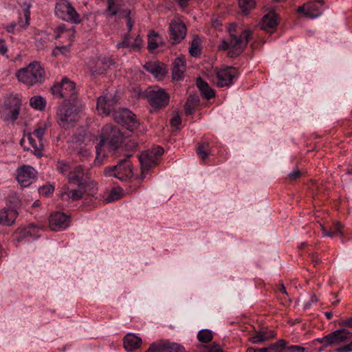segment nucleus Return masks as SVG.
Listing matches in <instances>:
<instances>
[{
  "instance_id": "obj_1",
  "label": "nucleus",
  "mask_w": 352,
  "mask_h": 352,
  "mask_svg": "<svg viewBox=\"0 0 352 352\" xmlns=\"http://www.w3.org/2000/svg\"><path fill=\"white\" fill-rule=\"evenodd\" d=\"M121 134L116 127L106 125L103 127L101 133V140L96 148L95 163L100 164L105 156L104 149L109 151L118 148L121 142Z\"/></svg>"
},
{
  "instance_id": "obj_2",
  "label": "nucleus",
  "mask_w": 352,
  "mask_h": 352,
  "mask_svg": "<svg viewBox=\"0 0 352 352\" xmlns=\"http://www.w3.org/2000/svg\"><path fill=\"white\" fill-rule=\"evenodd\" d=\"M230 40H223L219 45V49L228 50V55L234 58L241 54L245 50L248 41L252 38V32L249 30H244L240 32L234 33L232 28L229 29Z\"/></svg>"
},
{
  "instance_id": "obj_3",
  "label": "nucleus",
  "mask_w": 352,
  "mask_h": 352,
  "mask_svg": "<svg viewBox=\"0 0 352 352\" xmlns=\"http://www.w3.org/2000/svg\"><path fill=\"white\" fill-rule=\"evenodd\" d=\"M19 82L28 87L42 83L46 77L44 67L38 62L30 63L26 67L20 69L16 73Z\"/></svg>"
},
{
  "instance_id": "obj_4",
  "label": "nucleus",
  "mask_w": 352,
  "mask_h": 352,
  "mask_svg": "<svg viewBox=\"0 0 352 352\" xmlns=\"http://www.w3.org/2000/svg\"><path fill=\"white\" fill-rule=\"evenodd\" d=\"M80 108L76 102H64L57 110L59 125L67 129L80 119Z\"/></svg>"
},
{
  "instance_id": "obj_5",
  "label": "nucleus",
  "mask_w": 352,
  "mask_h": 352,
  "mask_svg": "<svg viewBox=\"0 0 352 352\" xmlns=\"http://www.w3.org/2000/svg\"><path fill=\"white\" fill-rule=\"evenodd\" d=\"M51 89L53 96L63 98L64 102H76L78 89L76 83L68 78H63L61 81L54 84Z\"/></svg>"
},
{
  "instance_id": "obj_6",
  "label": "nucleus",
  "mask_w": 352,
  "mask_h": 352,
  "mask_svg": "<svg viewBox=\"0 0 352 352\" xmlns=\"http://www.w3.org/2000/svg\"><path fill=\"white\" fill-rule=\"evenodd\" d=\"M55 15L65 21L74 24L81 22L80 14L68 0H57L54 8Z\"/></svg>"
},
{
  "instance_id": "obj_7",
  "label": "nucleus",
  "mask_w": 352,
  "mask_h": 352,
  "mask_svg": "<svg viewBox=\"0 0 352 352\" xmlns=\"http://www.w3.org/2000/svg\"><path fill=\"white\" fill-rule=\"evenodd\" d=\"M104 173L106 176H113L121 181H126L133 176L131 163L128 159L121 161L116 166L106 168Z\"/></svg>"
},
{
  "instance_id": "obj_8",
  "label": "nucleus",
  "mask_w": 352,
  "mask_h": 352,
  "mask_svg": "<svg viewBox=\"0 0 352 352\" xmlns=\"http://www.w3.org/2000/svg\"><path fill=\"white\" fill-rule=\"evenodd\" d=\"M47 129V124L45 122H39L36 124L34 131L28 135L29 144L34 149V153L38 156L41 155V151L43 148V136Z\"/></svg>"
},
{
  "instance_id": "obj_9",
  "label": "nucleus",
  "mask_w": 352,
  "mask_h": 352,
  "mask_svg": "<svg viewBox=\"0 0 352 352\" xmlns=\"http://www.w3.org/2000/svg\"><path fill=\"white\" fill-rule=\"evenodd\" d=\"M164 153V149L160 146L153 147L151 150L141 153L139 156L140 163L143 171L148 170L158 163L159 157Z\"/></svg>"
},
{
  "instance_id": "obj_10",
  "label": "nucleus",
  "mask_w": 352,
  "mask_h": 352,
  "mask_svg": "<svg viewBox=\"0 0 352 352\" xmlns=\"http://www.w3.org/2000/svg\"><path fill=\"white\" fill-rule=\"evenodd\" d=\"M352 338V333L346 329L336 330L322 338H317L314 342H318L324 347L344 342Z\"/></svg>"
},
{
  "instance_id": "obj_11",
  "label": "nucleus",
  "mask_w": 352,
  "mask_h": 352,
  "mask_svg": "<svg viewBox=\"0 0 352 352\" xmlns=\"http://www.w3.org/2000/svg\"><path fill=\"white\" fill-rule=\"evenodd\" d=\"M147 98L151 106L155 109L166 107L169 102V95L164 89L153 87L147 92Z\"/></svg>"
},
{
  "instance_id": "obj_12",
  "label": "nucleus",
  "mask_w": 352,
  "mask_h": 352,
  "mask_svg": "<svg viewBox=\"0 0 352 352\" xmlns=\"http://www.w3.org/2000/svg\"><path fill=\"white\" fill-rule=\"evenodd\" d=\"M113 117L117 123L125 126L130 131H133L138 126L139 124L135 120V115L126 109L113 111Z\"/></svg>"
},
{
  "instance_id": "obj_13",
  "label": "nucleus",
  "mask_w": 352,
  "mask_h": 352,
  "mask_svg": "<svg viewBox=\"0 0 352 352\" xmlns=\"http://www.w3.org/2000/svg\"><path fill=\"white\" fill-rule=\"evenodd\" d=\"M186 27L180 18H174L169 25V38L173 44L180 43L186 35Z\"/></svg>"
},
{
  "instance_id": "obj_14",
  "label": "nucleus",
  "mask_w": 352,
  "mask_h": 352,
  "mask_svg": "<svg viewBox=\"0 0 352 352\" xmlns=\"http://www.w3.org/2000/svg\"><path fill=\"white\" fill-rule=\"evenodd\" d=\"M117 102L115 94H104L98 98L96 109L100 115L109 116L114 110Z\"/></svg>"
},
{
  "instance_id": "obj_15",
  "label": "nucleus",
  "mask_w": 352,
  "mask_h": 352,
  "mask_svg": "<svg viewBox=\"0 0 352 352\" xmlns=\"http://www.w3.org/2000/svg\"><path fill=\"white\" fill-rule=\"evenodd\" d=\"M236 75L234 67H226L218 70L213 77V82L219 87H229L233 83V79Z\"/></svg>"
},
{
  "instance_id": "obj_16",
  "label": "nucleus",
  "mask_w": 352,
  "mask_h": 352,
  "mask_svg": "<svg viewBox=\"0 0 352 352\" xmlns=\"http://www.w3.org/2000/svg\"><path fill=\"white\" fill-rule=\"evenodd\" d=\"M16 179L21 187H28L36 179L37 172L32 166L24 165L16 170Z\"/></svg>"
},
{
  "instance_id": "obj_17",
  "label": "nucleus",
  "mask_w": 352,
  "mask_h": 352,
  "mask_svg": "<svg viewBox=\"0 0 352 352\" xmlns=\"http://www.w3.org/2000/svg\"><path fill=\"white\" fill-rule=\"evenodd\" d=\"M323 3L322 1L308 2L298 7L297 12L310 19H314L322 14Z\"/></svg>"
},
{
  "instance_id": "obj_18",
  "label": "nucleus",
  "mask_w": 352,
  "mask_h": 352,
  "mask_svg": "<svg viewBox=\"0 0 352 352\" xmlns=\"http://www.w3.org/2000/svg\"><path fill=\"white\" fill-rule=\"evenodd\" d=\"M113 64L111 58L106 56H100L96 59H93L89 63V67L93 76L104 74Z\"/></svg>"
},
{
  "instance_id": "obj_19",
  "label": "nucleus",
  "mask_w": 352,
  "mask_h": 352,
  "mask_svg": "<svg viewBox=\"0 0 352 352\" xmlns=\"http://www.w3.org/2000/svg\"><path fill=\"white\" fill-rule=\"evenodd\" d=\"M69 217L62 212L52 213L49 219V226L52 230L60 231L69 225Z\"/></svg>"
},
{
  "instance_id": "obj_20",
  "label": "nucleus",
  "mask_w": 352,
  "mask_h": 352,
  "mask_svg": "<svg viewBox=\"0 0 352 352\" xmlns=\"http://www.w3.org/2000/svg\"><path fill=\"white\" fill-rule=\"evenodd\" d=\"M74 34L75 30L74 28H67L65 24H62L54 30V38L59 40L63 44L72 45Z\"/></svg>"
},
{
  "instance_id": "obj_21",
  "label": "nucleus",
  "mask_w": 352,
  "mask_h": 352,
  "mask_svg": "<svg viewBox=\"0 0 352 352\" xmlns=\"http://www.w3.org/2000/svg\"><path fill=\"white\" fill-rule=\"evenodd\" d=\"M17 210L12 206H6L0 209V226H11L18 217Z\"/></svg>"
},
{
  "instance_id": "obj_22",
  "label": "nucleus",
  "mask_w": 352,
  "mask_h": 352,
  "mask_svg": "<svg viewBox=\"0 0 352 352\" xmlns=\"http://www.w3.org/2000/svg\"><path fill=\"white\" fill-rule=\"evenodd\" d=\"M87 173L82 166H76L71 170L68 174L67 179L69 184L82 186L86 181Z\"/></svg>"
},
{
  "instance_id": "obj_23",
  "label": "nucleus",
  "mask_w": 352,
  "mask_h": 352,
  "mask_svg": "<svg viewBox=\"0 0 352 352\" xmlns=\"http://www.w3.org/2000/svg\"><path fill=\"white\" fill-rule=\"evenodd\" d=\"M142 344V338L135 333H129L123 338V346L127 351L140 349Z\"/></svg>"
},
{
  "instance_id": "obj_24",
  "label": "nucleus",
  "mask_w": 352,
  "mask_h": 352,
  "mask_svg": "<svg viewBox=\"0 0 352 352\" xmlns=\"http://www.w3.org/2000/svg\"><path fill=\"white\" fill-rule=\"evenodd\" d=\"M143 44L142 38L138 36L133 38L130 36H126L121 43L117 44V47L120 48H129L130 51L139 50Z\"/></svg>"
},
{
  "instance_id": "obj_25",
  "label": "nucleus",
  "mask_w": 352,
  "mask_h": 352,
  "mask_svg": "<svg viewBox=\"0 0 352 352\" xmlns=\"http://www.w3.org/2000/svg\"><path fill=\"white\" fill-rule=\"evenodd\" d=\"M59 195L60 198L65 201L78 200L83 197L82 191L80 189L69 190L67 186H64L60 188Z\"/></svg>"
},
{
  "instance_id": "obj_26",
  "label": "nucleus",
  "mask_w": 352,
  "mask_h": 352,
  "mask_svg": "<svg viewBox=\"0 0 352 352\" xmlns=\"http://www.w3.org/2000/svg\"><path fill=\"white\" fill-rule=\"evenodd\" d=\"M186 70V59L183 56L177 58L173 63V78L176 80H180Z\"/></svg>"
},
{
  "instance_id": "obj_27",
  "label": "nucleus",
  "mask_w": 352,
  "mask_h": 352,
  "mask_svg": "<svg viewBox=\"0 0 352 352\" xmlns=\"http://www.w3.org/2000/svg\"><path fill=\"white\" fill-rule=\"evenodd\" d=\"M144 67L158 80L162 79L166 74L165 66L158 63H146Z\"/></svg>"
},
{
  "instance_id": "obj_28",
  "label": "nucleus",
  "mask_w": 352,
  "mask_h": 352,
  "mask_svg": "<svg viewBox=\"0 0 352 352\" xmlns=\"http://www.w3.org/2000/svg\"><path fill=\"white\" fill-rule=\"evenodd\" d=\"M278 16L274 12H270L264 15L262 20V29L272 32L277 25Z\"/></svg>"
},
{
  "instance_id": "obj_29",
  "label": "nucleus",
  "mask_w": 352,
  "mask_h": 352,
  "mask_svg": "<svg viewBox=\"0 0 352 352\" xmlns=\"http://www.w3.org/2000/svg\"><path fill=\"white\" fill-rule=\"evenodd\" d=\"M123 6L122 0H107V8L106 12L111 16H114L118 13L123 15L122 6Z\"/></svg>"
},
{
  "instance_id": "obj_30",
  "label": "nucleus",
  "mask_w": 352,
  "mask_h": 352,
  "mask_svg": "<svg viewBox=\"0 0 352 352\" xmlns=\"http://www.w3.org/2000/svg\"><path fill=\"white\" fill-rule=\"evenodd\" d=\"M197 86L200 90L202 96L209 100L214 97V90L209 87L207 82L204 81L201 78H198L196 82Z\"/></svg>"
},
{
  "instance_id": "obj_31",
  "label": "nucleus",
  "mask_w": 352,
  "mask_h": 352,
  "mask_svg": "<svg viewBox=\"0 0 352 352\" xmlns=\"http://www.w3.org/2000/svg\"><path fill=\"white\" fill-rule=\"evenodd\" d=\"M274 337V334L272 331L268 332L267 331H260L254 336L250 337L249 341L253 344H257L263 342Z\"/></svg>"
},
{
  "instance_id": "obj_32",
  "label": "nucleus",
  "mask_w": 352,
  "mask_h": 352,
  "mask_svg": "<svg viewBox=\"0 0 352 352\" xmlns=\"http://www.w3.org/2000/svg\"><path fill=\"white\" fill-rule=\"evenodd\" d=\"M161 345V351L163 352H185V349L183 346L173 342H168L164 340H160Z\"/></svg>"
},
{
  "instance_id": "obj_33",
  "label": "nucleus",
  "mask_w": 352,
  "mask_h": 352,
  "mask_svg": "<svg viewBox=\"0 0 352 352\" xmlns=\"http://www.w3.org/2000/svg\"><path fill=\"white\" fill-rule=\"evenodd\" d=\"M322 234L324 236L334 237L342 235L343 233L342 226L339 223H336L332 227L327 230L323 226L320 225Z\"/></svg>"
},
{
  "instance_id": "obj_34",
  "label": "nucleus",
  "mask_w": 352,
  "mask_h": 352,
  "mask_svg": "<svg viewBox=\"0 0 352 352\" xmlns=\"http://www.w3.org/2000/svg\"><path fill=\"white\" fill-rule=\"evenodd\" d=\"M197 153L202 161H205L211 154L209 143L207 142H200L197 148Z\"/></svg>"
},
{
  "instance_id": "obj_35",
  "label": "nucleus",
  "mask_w": 352,
  "mask_h": 352,
  "mask_svg": "<svg viewBox=\"0 0 352 352\" xmlns=\"http://www.w3.org/2000/svg\"><path fill=\"white\" fill-rule=\"evenodd\" d=\"M201 41L199 36H196L193 37L189 48V53L190 56L193 57H198L200 56L201 53Z\"/></svg>"
},
{
  "instance_id": "obj_36",
  "label": "nucleus",
  "mask_w": 352,
  "mask_h": 352,
  "mask_svg": "<svg viewBox=\"0 0 352 352\" xmlns=\"http://www.w3.org/2000/svg\"><path fill=\"white\" fill-rule=\"evenodd\" d=\"M162 42V38L159 36V34L155 33L154 32H151L148 36V47L149 50L153 51L156 50L160 43Z\"/></svg>"
},
{
  "instance_id": "obj_37",
  "label": "nucleus",
  "mask_w": 352,
  "mask_h": 352,
  "mask_svg": "<svg viewBox=\"0 0 352 352\" xmlns=\"http://www.w3.org/2000/svg\"><path fill=\"white\" fill-rule=\"evenodd\" d=\"M45 100L40 96H33L30 100V106L36 110H43L45 109Z\"/></svg>"
},
{
  "instance_id": "obj_38",
  "label": "nucleus",
  "mask_w": 352,
  "mask_h": 352,
  "mask_svg": "<svg viewBox=\"0 0 352 352\" xmlns=\"http://www.w3.org/2000/svg\"><path fill=\"white\" fill-rule=\"evenodd\" d=\"M287 344L288 342L281 339L278 340L276 342L270 344L267 348L270 352H284Z\"/></svg>"
},
{
  "instance_id": "obj_39",
  "label": "nucleus",
  "mask_w": 352,
  "mask_h": 352,
  "mask_svg": "<svg viewBox=\"0 0 352 352\" xmlns=\"http://www.w3.org/2000/svg\"><path fill=\"white\" fill-rule=\"evenodd\" d=\"M197 339L201 342L208 343L212 339V333L208 329H202L197 333Z\"/></svg>"
},
{
  "instance_id": "obj_40",
  "label": "nucleus",
  "mask_w": 352,
  "mask_h": 352,
  "mask_svg": "<svg viewBox=\"0 0 352 352\" xmlns=\"http://www.w3.org/2000/svg\"><path fill=\"white\" fill-rule=\"evenodd\" d=\"M122 190L120 188H114L109 193L106 201L107 202H112L117 201L122 197Z\"/></svg>"
},
{
  "instance_id": "obj_41",
  "label": "nucleus",
  "mask_w": 352,
  "mask_h": 352,
  "mask_svg": "<svg viewBox=\"0 0 352 352\" xmlns=\"http://www.w3.org/2000/svg\"><path fill=\"white\" fill-rule=\"evenodd\" d=\"M239 5L242 12L246 14L248 10L254 8L255 1L254 0H239Z\"/></svg>"
},
{
  "instance_id": "obj_42",
  "label": "nucleus",
  "mask_w": 352,
  "mask_h": 352,
  "mask_svg": "<svg viewBox=\"0 0 352 352\" xmlns=\"http://www.w3.org/2000/svg\"><path fill=\"white\" fill-rule=\"evenodd\" d=\"M30 19V12L29 7L25 10L23 19L20 17L18 24L21 28H26L29 25V21Z\"/></svg>"
},
{
  "instance_id": "obj_43",
  "label": "nucleus",
  "mask_w": 352,
  "mask_h": 352,
  "mask_svg": "<svg viewBox=\"0 0 352 352\" xmlns=\"http://www.w3.org/2000/svg\"><path fill=\"white\" fill-rule=\"evenodd\" d=\"M20 111V107L18 105L14 107V108L8 110L6 113V120H15L18 118Z\"/></svg>"
},
{
  "instance_id": "obj_44",
  "label": "nucleus",
  "mask_w": 352,
  "mask_h": 352,
  "mask_svg": "<svg viewBox=\"0 0 352 352\" xmlns=\"http://www.w3.org/2000/svg\"><path fill=\"white\" fill-rule=\"evenodd\" d=\"M57 169L60 173L68 175L70 171V166L65 161H59L57 164Z\"/></svg>"
},
{
  "instance_id": "obj_45",
  "label": "nucleus",
  "mask_w": 352,
  "mask_h": 352,
  "mask_svg": "<svg viewBox=\"0 0 352 352\" xmlns=\"http://www.w3.org/2000/svg\"><path fill=\"white\" fill-rule=\"evenodd\" d=\"M54 191V187L52 185H45L38 189L39 194L42 196L48 197Z\"/></svg>"
},
{
  "instance_id": "obj_46",
  "label": "nucleus",
  "mask_w": 352,
  "mask_h": 352,
  "mask_svg": "<svg viewBox=\"0 0 352 352\" xmlns=\"http://www.w3.org/2000/svg\"><path fill=\"white\" fill-rule=\"evenodd\" d=\"M71 45H67V44H65L62 46H57L52 52V54L54 56H58L60 53L63 54V55L67 56L69 53V47Z\"/></svg>"
},
{
  "instance_id": "obj_47",
  "label": "nucleus",
  "mask_w": 352,
  "mask_h": 352,
  "mask_svg": "<svg viewBox=\"0 0 352 352\" xmlns=\"http://www.w3.org/2000/svg\"><path fill=\"white\" fill-rule=\"evenodd\" d=\"M285 351L286 352H305L306 349L298 345L287 346V344Z\"/></svg>"
},
{
  "instance_id": "obj_48",
  "label": "nucleus",
  "mask_w": 352,
  "mask_h": 352,
  "mask_svg": "<svg viewBox=\"0 0 352 352\" xmlns=\"http://www.w3.org/2000/svg\"><path fill=\"white\" fill-rule=\"evenodd\" d=\"M161 344L160 341L153 342L145 352H161Z\"/></svg>"
},
{
  "instance_id": "obj_49",
  "label": "nucleus",
  "mask_w": 352,
  "mask_h": 352,
  "mask_svg": "<svg viewBox=\"0 0 352 352\" xmlns=\"http://www.w3.org/2000/svg\"><path fill=\"white\" fill-rule=\"evenodd\" d=\"M131 14V11L129 10H126V11L123 12V17H125L126 19V25L128 27V30L130 31L132 29V27L133 25V22L132 21L131 19L129 17Z\"/></svg>"
},
{
  "instance_id": "obj_50",
  "label": "nucleus",
  "mask_w": 352,
  "mask_h": 352,
  "mask_svg": "<svg viewBox=\"0 0 352 352\" xmlns=\"http://www.w3.org/2000/svg\"><path fill=\"white\" fill-rule=\"evenodd\" d=\"M203 352H223V351L219 346L212 345L210 346H204Z\"/></svg>"
},
{
  "instance_id": "obj_51",
  "label": "nucleus",
  "mask_w": 352,
  "mask_h": 352,
  "mask_svg": "<svg viewBox=\"0 0 352 352\" xmlns=\"http://www.w3.org/2000/svg\"><path fill=\"white\" fill-rule=\"evenodd\" d=\"M171 126L178 129L182 123L181 118L178 115H175L170 120Z\"/></svg>"
},
{
  "instance_id": "obj_52",
  "label": "nucleus",
  "mask_w": 352,
  "mask_h": 352,
  "mask_svg": "<svg viewBox=\"0 0 352 352\" xmlns=\"http://www.w3.org/2000/svg\"><path fill=\"white\" fill-rule=\"evenodd\" d=\"M338 324L340 326L352 328V317L349 318H341L338 322Z\"/></svg>"
},
{
  "instance_id": "obj_53",
  "label": "nucleus",
  "mask_w": 352,
  "mask_h": 352,
  "mask_svg": "<svg viewBox=\"0 0 352 352\" xmlns=\"http://www.w3.org/2000/svg\"><path fill=\"white\" fill-rule=\"evenodd\" d=\"M192 98H189L185 105L186 114L190 115L192 113L193 107L191 106Z\"/></svg>"
},
{
  "instance_id": "obj_54",
  "label": "nucleus",
  "mask_w": 352,
  "mask_h": 352,
  "mask_svg": "<svg viewBox=\"0 0 352 352\" xmlns=\"http://www.w3.org/2000/svg\"><path fill=\"white\" fill-rule=\"evenodd\" d=\"M301 175V173L299 170H295L292 173H289L288 177L290 180L294 181L297 178H299Z\"/></svg>"
},
{
  "instance_id": "obj_55",
  "label": "nucleus",
  "mask_w": 352,
  "mask_h": 352,
  "mask_svg": "<svg viewBox=\"0 0 352 352\" xmlns=\"http://www.w3.org/2000/svg\"><path fill=\"white\" fill-rule=\"evenodd\" d=\"M246 352H270L269 351V349L267 347H264L261 349H255L253 347H250L246 350Z\"/></svg>"
},
{
  "instance_id": "obj_56",
  "label": "nucleus",
  "mask_w": 352,
  "mask_h": 352,
  "mask_svg": "<svg viewBox=\"0 0 352 352\" xmlns=\"http://www.w3.org/2000/svg\"><path fill=\"white\" fill-rule=\"evenodd\" d=\"M336 351V352H349L351 351L352 349H351L349 344H348L344 346L338 348Z\"/></svg>"
},
{
  "instance_id": "obj_57",
  "label": "nucleus",
  "mask_w": 352,
  "mask_h": 352,
  "mask_svg": "<svg viewBox=\"0 0 352 352\" xmlns=\"http://www.w3.org/2000/svg\"><path fill=\"white\" fill-rule=\"evenodd\" d=\"M7 51L8 49L4 43V41L3 40H0V54L4 55Z\"/></svg>"
},
{
  "instance_id": "obj_58",
  "label": "nucleus",
  "mask_w": 352,
  "mask_h": 352,
  "mask_svg": "<svg viewBox=\"0 0 352 352\" xmlns=\"http://www.w3.org/2000/svg\"><path fill=\"white\" fill-rule=\"evenodd\" d=\"M15 27H16V23H10V25H6L5 27V29L6 30V31L8 32L11 33V32H14Z\"/></svg>"
},
{
  "instance_id": "obj_59",
  "label": "nucleus",
  "mask_w": 352,
  "mask_h": 352,
  "mask_svg": "<svg viewBox=\"0 0 352 352\" xmlns=\"http://www.w3.org/2000/svg\"><path fill=\"white\" fill-rule=\"evenodd\" d=\"M190 0H177L181 6H186Z\"/></svg>"
},
{
  "instance_id": "obj_60",
  "label": "nucleus",
  "mask_w": 352,
  "mask_h": 352,
  "mask_svg": "<svg viewBox=\"0 0 352 352\" xmlns=\"http://www.w3.org/2000/svg\"><path fill=\"white\" fill-rule=\"evenodd\" d=\"M279 292L283 294H286V295L287 294L286 288L285 287V286L283 285L279 289Z\"/></svg>"
},
{
  "instance_id": "obj_61",
  "label": "nucleus",
  "mask_w": 352,
  "mask_h": 352,
  "mask_svg": "<svg viewBox=\"0 0 352 352\" xmlns=\"http://www.w3.org/2000/svg\"><path fill=\"white\" fill-rule=\"evenodd\" d=\"M324 315L327 317V318L329 319V320L331 319L332 318V316H333V314L331 312H325Z\"/></svg>"
},
{
  "instance_id": "obj_62",
  "label": "nucleus",
  "mask_w": 352,
  "mask_h": 352,
  "mask_svg": "<svg viewBox=\"0 0 352 352\" xmlns=\"http://www.w3.org/2000/svg\"><path fill=\"white\" fill-rule=\"evenodd\" d=\"M192 352H203V346L200 349L199 351H192Z\"/></svg>"
},
{
  "instance_id": "obj_63",
  "label": "nucleus",
  "mask_w": 352,
  "mask_h": 352,
  "mask_svg": "<svg viewBox=\"0 0 352 352\" xmlns=\"http://www.w3.org/2000/svg\"><path fill=\"white\" fill-rule=\"evenodd\" d=\"M251 46H252V47H253V48H254V47H256V46L255 45V44H254V43H252V44H251Z\"/></svg>"
},
{
  "instance_id": "obj_64",
  "label": "nucleus",
  "mask_w": 352,
  "mask_h": 352,
  "mask_svg": "<svg viewBox=\"0 0 352 352\" xmlns=\"http://www.w3.org/2000/svg\"><path fill=\"white\" fill-rule=\"evenodd\" d=\"M30 228H29V229H30ZM28 228L25 229V230H24V232H25V233L29 232V231H28Z\"/></svg>"
}]
</instances>
